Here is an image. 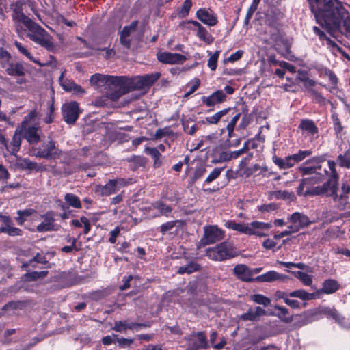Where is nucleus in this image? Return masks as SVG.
Returning a JSON list of instances; mask_svg holds the SVG:
<instances>
[{
	"mask_svg": "<svg viewBox=\"0 0 350 350\" xmlns=\"http://www.w3.org/2000/svg\"><path fill=\"white\" fill-rule=\"evenodd\" d=\"M317 23L331 36L339 32L350 38V12L339 0H322L311 12Z\"/></svg>",
	"mask_w": 350,
	"mask_h": 350,
	"instance_id": "1",
	"label": "nucleus"
},
{
	"mask_svg": "<svg viewBox=\"0 0 350 350\" xmlns=\"http://www.w3.org/2000/svg\"><path fill=\"white\" fill-rule=\"evenodd\" d=\"M338 175H335L334 178H329L325 182L321 188H318L315 193H324L327 197H332L333 201L337 204V208L343 211L349 208L348 202V194L350 193V185L343 183L341 187V193L338 194Z\"/></svg>",
	"mask_w": 350,
	"mask_h": 350,
	"instance_id": "2",
	"label": "nucleus"
},
{
	"mask_svg": "<svg viewBox=\"0 0 350 350\" xmlns=\"http://www.w3.org/2000/svg\"><path fill=\"white\" fill-rule=\"evenodd\" d=\"M27 36L35 43L39 44L49 51H54L55 46L51 36L40 25L33 21L28 27Z\"/></svg>",
	"mask_w": 350,
	"mask_h": 350,
	"instance_id": "3",
	"label": "nucleus"
},
{
	"mask_svg": "<svg viewBox=\"0 0 350 350\" xmlns=\"http://www.w3.org/2000/svg\"><path fill=\"white\" fill-rule=\"evenodd\" d=\"M123 79L122 80V88L134 90H144L150 88L154 83L159 79L161 74L159 72H153L151 74H146L142 76H137L134 78H129L126 76H121Z\"/></svg>",
	"mask_w": 350,
	"mask_h": 350,
	"instance_id": "4",
	"label": "nucleus"
},
{
	"mask_svg": "<svg viewBox=\"0 0 350 350\" xmlns=\"http://www.w3.org/2000/svg\"><path fill=\"white\" fill-rule=\"evenodd\" d=\"M241 112L235 107H228L217 111L212 116H206L203 123L217 124L219 122L228 124L234 122V124H237L241 118Z\"/></svg>",
	"mask_w": 350,
	"mask_h": 350,
	"instance_id": "5",
	"label": "nucleus"
},
{
	"mask_svg": "<svg viewBox=\"0 0 350 350\" xmlns=\"http://www.w3.org/2000/svg\"><path fill=\"white\" fill-rule=\"evenodd\" d=\"M237 256L232 246L226 243H221L212 248L206 250V256L215 261L231 259Z\"/></svg>",
	"mask_w": 350,
	"mask_h": 350,
	"instance_id": "6",
	"label": "nucleus"
},
{
	"mask_svg": "<svg viewBox=\"0 0 350 350\" xmlns=\"http://www.w3.org/2000/svg\"><path fill=\"white\" fill-rule=\"evenodd\" d=\"M62 154V151L56 147L55 142L52 139L43 142L36 148V153L35 154L37 157L47 160L58 159Z\"/></svg>",
	"mask_w": 350,
	"mask_h": 350,
	"instance_id": "7",
	"label": "nucleus"
},
{
	"mask_svg": "<svg viewBox=\"0 0 350 350\" xmlns=\"http://www.w3.org/2000/svg\"><path fill=\"white\" fill-rule=\"evenodd\" d=\"M81 112L79 105L76 101L64 103L62 107L63 119L68 124H74L78 120Z\"/></svg>",
	"mask_w": 350,
	"mask_h": 350,
	"instance_id": "8",
	"label": "nucleus"
},
{
	"mask_svg": "<svg viewBox=\"0 0 350 350\" xmlns=\"http://www.w3.org/2000/svg\"><path fill=\"white\" fill-rule=\"evenodd\" d=\"M121 76H111L102 74H94L90 78V83L98 86L108 85L114 87H120L122 84Z\"/></svg>",
	"mask_w": 350,
	"mask_h": 350,
	"instance_id": "9",
	"label": "nucleus"
},
{
	"mask_svg": "<svg viewBox=\"0 0 350 350\" xmlns=\"http://www.w3.org/2000/svg\"><path fill=\"white\" fill-rule=\"evenodd\" d=\"M276 299H283L285 303V299L288 297H297L303 301H308L317 299L316 293H310L304 289H297L292 292L277 291L274 294Z\"/></svg>",
	"mask_w": 350,
	"mask_h": 350,
	"instance_id": "10",
	"label": "nucleus"
},
{
	"mask_svg": "<svg viewBox=\"0 0 350 350\" xmlns=\"http://www.w3.org/2000/svg\"><path fill=\"white\" fill-rule=\"evenodd\" d=\"M187 24H191L197 28L196 36L202 41H204L208 44H211L214 41V38L210 34L207 29L199 22L193 20H189L183 21L180 23V27L183 29H190L187 27Z\"/></svg>",
	"mask_w": 350,
	"mask_h": 350,
	"instance_id": "11",
	"label": "nucleus"
},
{
	"mask_svg": "<svg viewBox=\"0 0 350 350\" xmlns=\"http://www.w3.org/2000/svg\"><path fill=\"white\" fill-rule=\"evenodd\" d=\"M5 72L9 76L17 77L16 83L18 84L21 85L26 83V79L23 78L25 75V68L22 62H8L5 67Z\"/></svg>",
	"mask_w": 350,
	"mask_h": 350,
	"instance_id": "12",
	"label": "nucleus"
},
{
	"mask_svg": "<svg viewBox=\"0 0 350 350\" xmlns=\"http://www.w3.org/2000/svg\"><path fill=\"white\" fill-rule=\"evenodd\" d=\"M225 227L247 235H256L259 237H264L267 235L265 232L254 230L250 228L248 224L245 225V224L237 223L234 220H228L225 223Z\"/></svg>",
	"mask_w": 350,
	"mask_h": 350,
	"instance_id": "13",
	"label": "nucleus"
},
{
	"mask_svg": "<svg viewBox=\"0 0 350 350\" xmlns=\"http://www.w3.org/2000/svg\"><path fill=\"white\" fill-rule=\"evenodd\" d=\"M223 231L215 226H206L204 228V237L201 239V242L204 245L215 243L223 238Z\"/></svg>",
	"mask_w": 350,
	"mask_h": 350,
	"instance_id": "14",
	"label": "nucleus"
},
{
	"mask_svg": "<svg viewBox=\"0 0 350 350\" xmlns=\"http://www.w3.org/2000/svg\"><path fill=\"white\" fill-rule=\"evenodd\" d=\"M196 18L202 23L213 27L218 23V18L215 12L211 9L199 8L196 13Z\"/></svg>",
	"mask_w": 350,
	"mask_h": 350,
	"instance_id": "15",
	"label": "nucleus"
},
{
	"mask_svg": "<svg viewBox=\"0 0 350 350\" xmlns=\"http://www.w3.org/2000/svg\"><path fill=\"white\" fill-rule=\"evenodd\" d=\"M157 57L159 62L166 64H182L187 59L184 55L170 52L158 53Z\"/></svg>",
	"mask_w": 350,
	"mask_h": 350,
	"instance_id": "16",
	"label": "nucleus"
},
{
	"mask_svg": "<svg viewBox=\"0 0 350 350\" xmlns=\"http://www.w3.org/2000/svg\"><path fill=\"white\" fill-rule=\"evenodd\" d=\"M226 94L221 90L214 92L211 95L203 96L201 98L203 105L208 107H214L216 105L221 104L226 101Z\"/></svg>",
	"mask_w": 350,
	"mask_h": 350,
	"instance_id": "17",
	"label": "nucleus"
},
{
	"mask_svg": "<svg viewBox=\"0 0 350 350\" xmlns=\"http://www.w3.org/2000/svg\"><path fill=\"white\" fill-rule=\"evenodd\" d=\"M42 130L38 126H29L22 131L23 138L25 139L30 145H36L40 141Z\"/></svg>",
	"mask_w": 350,
	"mask_h": 350,
	"instance_id": "18",
	"label": "nucleus"
},
{
	"mask_svg": "<svg viewBox=\"0 0 350 350\" xmlns=\"http://www.w3.org/2000/svg\"><path fill=\"white\" fill-rule=\"evenodd\" d=\"M233 273L237 279L242 282H254V278L252 277V269L244 264L237 265L233 269Z\"/></svg>",
	"mask_w": 350,
	"mask_h": 350,
	"instance_id": "19",
	"label": "nucleus"
},
{
	"mask_svg": "<svg viewBox=\"0 0 350 350\" xmlns=\"http://www.w3.org/2000/svg\"><path fill=\"white\" fill-rule=\"evenodd\" d=\"M324 161L322 157H314L310 159L306 160L304 164H317L319 165ZM317 169H321V165L318 166H300L298 171L301 174V176H306L316 173Z\"/></svg>",
	"mask_w": 350,
	"mask_h": 350,
	"instance_id": "20",
	"label": "nucleus"
},
{
	"mask_svg": "<svg viewBox=\"0 0 350 350\" xmlns=\"http://www.w3.org/2000/svg\"><path fill=\"white\" fill-rule=\"evenodd\" d=\"M340 288V284L334 279H326L322 284V288L313 293L317 294V298L321 293L329 295L336 292Z\"/></svg>",
	"mask_w": 350,
	"mask_h": 350,
	"instance_id": "21",
	"label": "nucleus"
},
{
	"mask_svg": "<svg viewBox=\"0 0 350 350\" xmlns=\"http://www.w3.org/2000/svg\"><path fill=\"white\" fill-rule=\"evenodd\" d=\"M41 216L44 219V221L37 226L36 230L38 232L53 230L55 221L53 213L52 211H48Z\"/></svg>",
	"mask_w": 350,
	"mask_h": 350,
	"instance_id": "22",
	"label": "nucleus"
},
{
	"mask_svg": "<svg viewBox=\"0 0 350 350\" xmlns=\"http://www.w3.org/2000/svg\"><path fill=\"white\" fill-rule=\"evenodd\" d=\"M298 129L306 133L308 136L314 137L319 133V129L314 120L308 118L301 119Z\"/></svg>",
	"mask_w": 350,
	"mask_h": 350,
	"instance_id": "23",
	"label": "nucleus"
},
{
	"mask_svg": "<svg viewBox=\"0 0 350 350\" xmlns=\"http://www.w3.org/2000/svg\"><path fill=\"white\" fill-rule=\"evenodd\" d=\"M314 33L319 37L321 42L325 41L326 45L331 49H336L338 52H343V49L340 47L334 40L329 37L327 36L325 33L322 31L319 27L314 26L312 28Z\"/></svg>",
	"mask_w": 350,
	"mask_h": 350,
	"instance_id": "24",
	"label": "nucleus"
},
{
	"mask_svg": "<svg viewBox=\"0 0 350 350\" xmlns=\"http://www.w3.org/2000/svg\"><path fill=\"white\" fill-rule=\"evenodd\" d=\"M314 33L319 37L321 42L325 41L326 45L331 49H336L338 52H343V49L340 47L334 40L329 37L327 36L325 33L322 31L319 27L314 26L312 28Z\"/></svg>",
	"mask_w": 350,
	"mask_h": 350,
	"instance_id": "25",
	"label": "nucleus"
},
{
	"mask_svg": "<svg viewBox=\"0 0 350 350\" xmlns=\"http://www.w3.org/2000/svg\"><path fill=\"white\" fill-rule=\"evenodd\" d=\"M314 33L319 37L321 42L325 41L326 45L331 49H336L338 52H343V49L340 47L334 40L329 37L327 36L325 33L322 31L319 27L314 26L312 28Z\"/></svg>",
	"mask_w": 350,
	"mask_h": 350,
	"instance_id": "26",
	"label": "nucleus"
},
{
	"mask_svg": "<svg viewBox=\"0 0 350 350\" xmlns=\"http://www.w3.org/2000/svg\"><path fill=\"white\" fill-rule=\"evenodd\" d=\"M286 276L275 271H269L264 274L254 278L255 282H272L276 280H283Z\"/></svg>",
	"mask_w": 350,
	"mask_h": 350,
	"instance_id": "27",
	"label": "nucleus"
},
{
	"mask_svg": "<svg viewBox=\"0 0 350 350\" xmlns=\"http://www.w3.org/2000/svg\"><path fill=\"white\" fill-rule=\"evenodd\" d=\"M202 269V266L198 263L195 260H189L185 265L180 266L178 267L176 273L179 275L191 274L195 272L200 271Z\"/></svg>",
	"mask_w": 350,
	"mask_h": 350,
	"instance_id": "28",
	"label": "nucleus"
},
{
	"mask_svg": "<svg viewBox=\"0 0 350 350\" xmlns=\"http://www.w3.org/2000/svg\"><path fill=\"white\" fill-rule=\"evenodd\" d=\"M306 180H300L299 186L297 187V194L299 196H323L324 193H314L317 192L318 188H321V185L317 186L313 188H306Z\"/></svg>",
	"mask_w": 350,
	"mask_h": 350,
	"instance_id": "29",
	"label": "nucleus"
},
{
	"mask_svg": "<svg viewBox=\"0 0 350 350\" xmlns=\"http://www.w3.org/2000/svg\"><path fill=\"white\" fill-rule=\"evenodd\" d=\"M23 138L22 130L16 129L12 137L10 145H8V150L12 154L16 155L19 151L21 145V139Z\"/></svg>",
	"mask_w": 350,
	"mask_h": 350,
	"instance_id": "30",
	"label": "nucleus"
},
{
	"mask_svg": "<svg viewBox=\"0 0 350 350\" xmlns=\"http://www.w3.org/2000/svg\"><path fill=\"white\" fill-rule=\"evenodd\" d=\"M265 314V310L260 306H256L254 308H250L247 312L242 314L240 316V319L242 321H254L257 319Z\"/></svg>",
	"mask_w": 350,
	"mask_h": 350,
	"instance_id": "31",
	"label": "nucleus"
},
{
	"mask_svg": "<svg viewBox=\"0 0 350 350\" xmlns=\"http://www.w3.org/2000/svg\"><path fill=\"white\" fill-rule=\"evenodd\" d=\"M116 185L113 179L109 180L105 185H97L96 192L103 196H109L117 192Z\"/></svg>",
	"mask_w": 350,
	"mask_h": 350,
	"instance_id": "32",
	"label": "nucleus"
},
{
	"mask_svg": "<svg viewBox=\"0 0 350 350\" xmlns=\"http://www.w3.org/2000/svg\"><path fill=\"white\" fill-rule=\"evenodd\" d=\"M146 154H149L154 160L153 167L157 169L162 165V155L159 150L154 147H147L146 148Z\"/></svg>",
	"mask_w": 350,
	"mask_h": 350,
	"instance_id": "33",
	"label": "nucleus"
},
{
	"mask_svg": "<svg viewBox=\"0 0 350 350\" xmlns=\"http://www.w3.org/2000/svg\"><path fill=\"white\" fill-rule=\"evenodd\" d=\"M274 309L278 311L277 317L286 323H290L293 321V317L290 314L288 308L284 306L275 305Z\"/></svg>",
	"mask_w": 350,
	"mask_h": 350,
	"instance_id": "34",
	"label": "nucleus"
},
{
	"mask_svg": "<svg viewBox=\"0 0 350 350\" xmlns=\"http://www.w3.org/2000/svg\"><path fill=\"white\" fill-rule=\"evenodd\" d=\"M13 19L22 23L26 27L33 21L23 12L21 7H17L14 9Z\"/></svg>",
	"mask_w": 350,
	"mask_h": 350,
	"instance_id": "35",
	"label": "nucleus"
},
{
	"mask_svg": "<svg viewBox=\"0 0 350 350\" xmlns=\"http://www.w3.org/2000/svg\"><path fill=\"white\" fill-rule=\"evenodd\" d=\"M36 211L33 208H27L25 210H18L16 213L17 217H15V221L17 224L22 226L27 220V217L31 216L33 213H36Z\"/></svg>",
	"mask_w": 350,
	"mask_h": 350,
	"instance_id": "36",
	"label": "nucleus"
},
{
	"mask_svg": "<svg viewBox=\"0 0 350 350\" xmlns=\"http://www.w3.org/2000/svg\"><path fill=\"white\" fill-rule=\"evenodd\" d=\"M183 225L182 220H172L163 223L160 226V232L162 234H165L167 232L172 230L174 227L181 228Z\"/></svg>",
	"mask_w": 350,
	"mask_h": 350,
	"instance_id": "37",
	"label": "nucleus"
},
{
	"mask_svg": "<svg viewBox=\"0 0 350 350\" xmlns=\"http://www.w3.org/2000/svg\"><path fill=\"white\" fill-rule=\"evenodd\" d=\"M64 200L66 204L70 206L75 208H81V203L79 198L73 193H66L64 196Z\"/></svg>",
	"mask_w": 350,
	"mask_h": 350,
	"instance_id": "38",
	"label": "nucleus"
},
{
	"mask_svg": "<svg viewBox=\"0 0 350 350\" xmlns=\"http://www.w3.org/2000/svg\"><path fill=\"white\" fill-rule=\"evenodd\" d=\"M14 45L16 46V47L17 48V49L18 50V51L23 54V55H25L27 59H29L30 61L33 62V63L40 66H42L43 64L40 63V62L38 59H36L31 54V53H29L28 51V50L23 46V45L22 44V43L18 42V41H15L14 42Z\"/></svg>",
	"mask_w": 350,
	"mask_h": 350,
	"instance_id": "39",
	"label": "nucleus"
},
{
	"mask_svg": "<svg viewBox=\"0 0 350 350\" xmlns=\"http://www.w3.org/2000/svg\"><path fill=\"white\" fill-rule=\"evenodd\" d=\"M109 87L116 89L114 91L107 93V97L113 101H116L122 96V95L131 91V89L126 90L125 88H123L122 87H114V86H109Z\"/></svg>",
	"mask_w": 350,
	"mask_h": 350,
	"instance_id": "40",
	"label": "nucleus"
},
{
	"mask_svg": "<svg viewBox=\"0 0 350 350\" xmlns=\"http://www.w3.org/2000/svg\"><path fill=\"white\" fill-rule=\"evenodd\" d=\"M152 206L154 208L157 209L160 214L165 216H168L170 213L172 211V208L167 204H165L161 200H158L154 202L152 204Z\"/></svg>",
	"mask_w": 350,
	"mask_h": 350,
	"instance_id": "41",
	"label": "nucleus"
},
{
	"mask_svg": "<svg viewBox=\"0 0 350 350\" xmlns=\"http://www.w3.org/2000/svg\"><path fill=\"white\" fill-rule=\"evenodd\" d=\"M33 262L40 263L43 265H46L49 263V261L46 260V257L44 255H42L40 253H37L36 255L28 262H24L22 265L23 268L28 267L29 266H32L33 267H36Z\"/></svg>",
	"mask_w": 350,
	"mask_h": 350,
	"instance_id": "42",
	"label": "nucleus"
},
{
	"mask_svg": "<svg viewBox=\"0 0 350 350\" xmlns=\"http://www.w3.org/2000/svg\"><path fill=\"white\" fill-rule=\"evenodd\" d=\"M194 337H196L198 341L197 346L200 349H207L209 348L208 342L204 332H198L193 334Z\"/></svg>",
	"mask_w": 350,
	"mask_h": 350,
	"instance_id": "43",
	"label": "nucleus"
},
{
	"mask_svg": "<svg viewBox=\"0 0 350 350\" xmlns=\"http://www.w3.org/2000/svg\"><path fill=\"white\" fill-rule=\"evenodd\" d=\"M220 51H215L213 53L208 51L207 53L210 57L208 60L207 66L212 70L214 71L217 67V62L220 54Z\"/></svg>",
	"mask_w": 350,
	"mask_h": 350,
	"instance_id": "44",
	"label": "nucleus"
},
{
	"mask_svg": "<svg viewBox=\"0 0 350 350\" xmlns=\"http://www.w3.org/2000/svg\"><path fill=\"white\" fill-rule=\"evenodd\" d=\"M331 119L333 122V129L335 133V135L338 137L341 135L343 131V126L342 123L338 118V114L336 112H334L331 115Z\"/></svg>",
	"mask_w": 350,
	"mask_h": 350,
	"instance_id": "45",
	"label": "nucleus"
},
{
	"mask_svg": "<svg viewBox=\"0 0 350 350\" xmlns=\"http://www.w3.org/2000/svg\"><path fill=\"white\" fill-rule=\"evenodd\" d=\"M206 172V168L204 165L200 164L196 166L193 172V176L191 177V183H195L198 180L200 179L204 176Z\"/></svg>",
	"mask_w": 350,
	"mask_h": 350,
	"instance_id": "46",
	"label": "nucleus"
},
{
	"mask_svg": "<svg viewBox=\"0 0 350 350\" xmlns=\"http://www.w3.org/2000/svg\"><path fill=\"white\" fill-rule=\"evenodd\" d=\"M18 167L21 170H29L36 171L38 170V164L36 162L31 161L29 159H23L18 164Z\"/></svg>",
	"mask_w": 350,
	"mask_h": 350,
	"instance_id": "47",
	"label": "nucleus"
},
{
	"mask_svg": "<svg viewBox=\"0 0 350 350\" xmlns=\"http://www.w3.org/2000/svg\"><path fill=\"white\" fill-rule=\"evenodd\" d=\"M250 300L256 304L263 305L264 306H268L271 303L270 299L262 294H254L251 295Z\"/></svg>",
	"mask_w": 350,
	"mask_h": 350,
	"instance_id": "48",
	"label": "nucleus"
},
{
	"mask_svg": "<svg viewBox=\"0 0 350 350\" xmlns=\"http://www.w3.org/2000/svg\"><path fill=\"white\" fill-rule=\"evenodd\" d=\"M250 228L256 231H259V230H269L272 227V224L269 222L265 223L258 221H254L250 224H248Z\"/></svg>",
	"mask_w": 350,
	"mask_h": 350,
	"instance_id": "49",
	"label": "nucleus"
},
{
	"mask_svg": "<svg viewBox=\"0 0 350 350\" xmlns=\"http://www.w3.org/2000/svg\"><path fill=\"white\" fill-rule=\"evenodd\" d=\"M224 167H215L213 170L208 174L205 180L204 181L203 186L206 185L210 184L216 180L220 175L221 172L223 171Z\"/></svg>",
	"mask_w": 350,
	"mask_h": 350,
	"instance_id": "50",
	"label": "nucleus"
},
{
	"mask_svg": "<svg viewBox=\"0 0 350 350\" xmlns=\"http://www.w3.org/2000/svg\"><path fill=\"white\" fill-rule=\"evenodd\" d=\"M49 273L48 271H31L27 273L25 277L28 281H36L40 278H45Z\"/></svg>",
	"mask_w": 350,
	"mask_h": 350,
	"instance_id": "51",
	"label": "nucleus"
},
{
	"mask_svg": "<svg viewBox=\"0 0 350 350\" xmlns=\"http://www.w3.org/2000/svg\"><path fill=\"white\" fill-rule=\"evenodd\" d=\"M237 124H234V122H232L231 123H228L226 126L221 129L222 133L225 131H227V139H226V144H228V142H230L231 139L235 136L234 129Z\"/></svg>",
	"mask_w": 350,
	"mask_h": 350,
	"instance_id": "52",
	"label": "nucleus"
},
{
	"mask_svg": "<svg viewBox=\"0 0 350 350\" xmlns=\"http://www.w3.org/2000/svg\"><path fill=\"white\" fill-rule=\"evenodd\" d=\"M192 7L191 0H185L181 8L178 11V15L180 18H185L189 14L190 10Z\"/></svg>",
	"mask_w": 350,
	"mask_h": 350,
	"instance_id": "53",
	"label": "nucleus"
},
{
	"mask_svg": "<svg viewBox=\"0 0 350 350\" xmlns=\"http://www.w3.org/2000/svg\"><path fill=\"white\" fill-rule=\"evenodd\" d=\"M25 306V302L23 301H11L5 304L1 310L3 312L10 310H16L18 308H23Z\"/></svg>",
	"mask_w": 350,
	"mask_h": 350,
	"instance_id": "54",
	"label": "nucleus"
},
{
	"mask_svg": "<svg viewBox=\"0 0 350 350\" xmlns=\"http://www.w3.org/2000/svg\"><path fill=\"white\" fill-rule=\"evenodd\" d=\"M138 23V21L135 20L132 21L129 25L124 26L120 32V35L129 38L131 32L137 29Z\"/></svg>",
	"mask_w": 350,
	"mask_h": 350,
	"instance_id": "55",
	"label": "nucleus"
},
{
	"mask_svg": "<svg viewBox=\"0 0 350 350\" xmlns=\"http://www.w3.org/2000/svg\"><path fill=\"white\" fill-rule=\"evenodd\" d=\"M127 161L129 163H133L135 165L133 170H136L139 167L145 166V160L144 158L142 156L133 155L127 159Z\"/></svg>",
	"mask_w": 350,
	"mask_h": 350,
	"instance_id": "56",
	"label": "nucleus"
},
{
	"mask_svg": "<svg viewBox=\"0 0 350 350\" xmlns=\"http://www.w3.org/2000/svg\"><path fill=\"white\" fill-rule=\"evenodd\" d=\"M312 154V151L310 150H299L297 153L292 154L293 159L295 164L303 161L307 157L310 156Z\"/></svg>",
	"mask_w": 350,
	"mask_h": 350,
	"instance_id": "57",
	"label": "nucleus"
},
{
	"mask_svg": "<svg viewBox=\"0 0 350 350\" xmlns=\"http://www.w3.org/2000/svg\"><path fill=\"white\" fill-rule=\"evenodd\" d=\"M338 160L342 167L350 168V148L348 149L344 154H339Z\"/></svg>",
	"mask_w": 350,
	"mask_h": 350,
	"instance_id": "58",
	"label": "nucleus"
},
{
	"mask_svg": "<svg viewBox=\"0 0 350 350\" xmlns=\"http://www.w3.org/2000/svg\"><path fill=\"white\" fill-rule=\"evenodd\" d=\"M273 196L276 199L282 200H293L294 194L287 191H275L273 193Z\"/></svg>",
	"mask_w": 350,
	"mask_h": 350,
	"instance_id": "59",
	"label": "nucleus"
},
{
	"mask_svg": "<svg viewBox=\"0 0 350 350\" xmlns=\"http://www.w3.org/2000/svg\"><path fill=\"white\" fill-rule=\"evenodd\" d=\"M113 180H114L115 185H116L117 190H118L120 187H126L134 183L133 179L132 178H118Z\"/></svg>",
	"mask_w": 350,
	"mask_h": 350,
	"instance_id": "60",
	"label": "nucleus"
},
{
	"mask_svg": "<svg viewBox=\"0 0 350 350\" xmlns=\"http://www.w3.org/2000/svg\"><path fill=\"white\" fill-rule=\"evenodd\" d=\"M323 313L328 317H332L333 319H334L336 321H340V314L338 312V311L335 308H325L323 310Z\"/></svg>",
	"mask_w": 350,
	"mask_h": 350,
	"instance_id": "61",
	"label": "nucleus"
},
{
	"mask_svg": "<svg viewBox=\"0 0 350 350\" xmlns=\"http://www.w3.org/2000/svg\"><path fill=\"white\" fill-rule=\"evenodd\" d=\"M297 278L306 286H310L312 284V278L311 275L302 271L297 272Z\"/></svg>",
	"mask_w": 350,
	"mask_h": 350,
	"instance_id": "62",
	"label": "nucleus"
},
{
	"mask_svg": "<svg viewBox=\"0 0 350 350\" xmlns=\"http://www.w3.org/2000/svg\"><path fill=\"white\" fill-rule=\"evenodd\" d=\"M126 321H115L112 329L118 332H125L126 331Z\"/></svg>",
	"mask_w": 350,
	"mask_h": 350,
	"instance_id": "63",
	"label": "nucleus"
},
{
	"mask_svg": "<svg viewBox=\"0 0 350 350\" xmlns=\"http://www.w3.org/2000/svg\"><path fill=\"white\" fill-rule=\"evenodd\" d=\"M116 342L121 348L130 347L133 343V339L125 338H117Z\"/></svg>",
	"mask_w": 350,
	"mask_h": 350,
	"instance_id": "64",
	"label": "nucleus"
}]
</instances>
